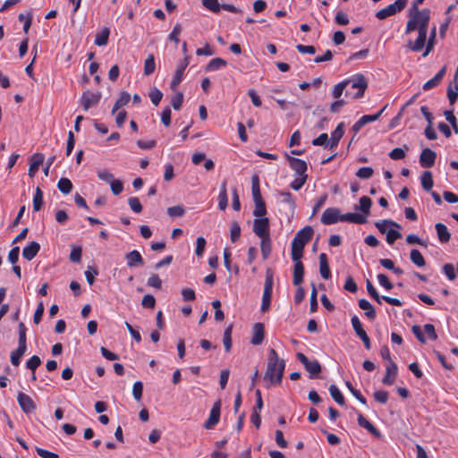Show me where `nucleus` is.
Here are the masks:
<instances>
[{
	"label": "nucleus",
	"mask_w": 458,
	"mask_h": 458,
	"mask_svg": "<svg viewBox=\"0 0 458 458\" xmlns=\"http://www.w3.org/2000/svg\"><path fill=\"white\" fill-rule=\"evenodd\" d=\"M408 17L405 33L410 34L414 30H418V37L415 41L409 40L407 47L412 52H420L425 47L430 21V10L428 8L420 10L417 6H411L409 10Z\"/></svg>",
	"instance_id": "obj_1"
},
{
	"label": "nucleus",
	"mask_w": 458,
	"mask_h": 458,
	"mask_svg": "<svg viewBox=\"0 0 458 458\" xmlns=\"http://www.w3.org/2000/svg\"><path fill=\"white\" fill-rule=\"evenodd\" d=\"M284 360L279 359L275 349H269L264 380L269 385H280L284 377Z\"/></svg>",
	"instance_id": "obj_2"
},
{
	"label": "nucleus",
	"mask_w": 458,
	"mask_h": 458,
	"mask_svg": "<svg viewBox=\"0 0 458 458\" xmlns=\"http://www.w3.org/2000/svg\"><path fill=\"white\" fill-rule=\"evenodd\" d=\"M340 221L363 225L367 223V218L365 216L358 213L341 215L337 208H327L321 216V223L327 225H334Z\"/></svg>",
	"instance_id": "obj_3"
},
{
	"label": "nucleus",
	"mask_w": 458,
	"mask_h": 458,
	"mask_svg": "<svg viewBox=\"0 0 458 458\" xmlns=\"http://www.w3.org/2000/svg\"><path fill=\"white\" fill-rule=\"evenodd\" d=\"M346 91L345 97L352 99H358L363 97L366 89L368 88V82L362 74H355L351 78L345 80Z\"/></svg>",
	"instance_id": "obj_4"
},
{
	"label": "nucleus",
	"mask_w": 458,
	"mask_h": 458,
	"mask_svg": "<svg viewBox=\"0 0 458 458\" xmlns=\"http://www.w3.org/2000/svg\"><path fill=\"white\" fill-rule=\"evenodd\" d=\"M273 285H274V273H273L272 269L267 268L266 271L264 291H263L262 302H261V307H260L261 312H266L270 308L272 293H273Z\"/></svg>",
	"instance_id": "obj_5"
},
{
	"label": "nucleus",
	"mask_w": 458,
	"mask_h": 458,
	"mask_svg": "<svg viewBox=\"0 0 458 458\" xmlns=\"http://www.w3.org/2000/svg\"><path fill=\"white\" fill-rule=\"evenodd\" d=\"M407 0H395L394 3L387 5L386 7L377 11L375 16L378 20H385L392 15L400 13L406 6Z\"/></svg>",
	"instance_id": "obj_6"
},
{
	"label": "nucleus",
	"mask_w": 458,
	"mask_h": 458,
	"mask_svg": "<svg viewBox=\"0 0 458 458\" xmlns=\"http://www.w3.org/2000/svg\"><path fill=\"white\" fill-rule=\"evenodd\" d=\"M297 359L302 363L305 369L310 373V378H316L321 372V365L317 360H310L308 357L301 353H297Z\"/></svg>",
	"instance_id": "obj_7"
},
{
	"label": "nucleus",
	"mask_w": 458,
	"mask_h": 458,
	"mask_svg": "<svg viewBox=\"0 0 458 458\" xmlns=\"http://www.w3.org/2000/svg\"><path fill=\"white\" fill-rule=\"evenodd\" d=\"M386 106H387L386 105L381 110H379L375 114L362 115L352 127V131L354 132L353 136H355L360 131V130L363 126H365L367 123L377 121L381 116L383 112L386 110ZM352 138H354V137H352ZM352 140H353V139H352Z\"/></svg>",
	"instance_id": "obj_8"
},
{
	"label": "nucleus",
	"mask_w": 458,
	"mask_h": 458,
	"mask_svg": "<svg viewBox=\"0 0 458 458\" xmlns=\"http://www.w3.org/2000/svg\"><path fill=\"white\" fill-rule=\"evenodd\" d=\"M253 232L259 238L270 236L269 220L267 217L255 218L253 221Z\"/></svg>",
	"instance_id": "obj_9"
},
{
	"label": "nucleus",
	"mask_w": 458,
	"mask_h": 458,
	"mask_svg": "<svg viewBox=\"0 0 458 458\" xmlns=\"http://www.w3.org/2000/svg\"><path fill=\"white\" fill-rule=\"evenodd\" d=\"M101 94L90 90L84 91L81 98V105L84 111H88L91 106H97L100 101Z\"/></svg>",
	"instance_id": "obj_10"
},
{
	"label": "nucleus",
	"mask_w": 458,
	"mask_h": 458,
	"mask_svg": "<svg viewBox=\"0 0 458 458\" xmlns=\"http://www.w3.org/2000/svg\"><path fill=\"white\" fill-rule=\"evenodd\" d=\"M17 402H18L21 411L26 414H30V413L35 411V410L37 408L36 403L32 400V398L29 394H27L23 392L18 393Z\"/></svg>",
	"instance_id": "obj_11"
},
{
	"label": "nucleus",
	"mask_w": 458,
	"mask_h": 458,
	"mask_svg": "<svg viewBox=\"0 0 458 458\" xmlns=\"http://www.w3.org/2000/svg\"><path fill=\"white\" fill-rule=\"evenodd\" d=\"M189 64V57L185 56L184 59L181 62V64L177 66L172 81L170 83V89L174 91L176 90L178 85L182 82L183 79V74L186 67Z\"/></svg>",
	"instance_id": "obj_12"
},
{
	"label": "nucleus",
	"mask_w": 458,
	"mask_h": 458,
	"mask_svg": "<svg viewBox=\"0 0 458 458\" xmlns=\"http://www.w3.org/2000/svg\"><path fill=\"white\" fill-rule=\"evenodd\" d=\"M220 409H221V402L216 401L210 411L209 416L208 420L204 423V427L207 429H211L214 428L220 420Z\"/></svg>",
	"instance_id": "obj_13"
},
{
	"label": "nucleus",
	"mask_w": 458,
	"mask_h": 458,
	"mask_svg": "<svg viewBox=\"0 0 458 458\" xmlns=\"http://www.w3.org/2000/svg\"><path fill=\"white\" fill-rule=\"evenodd\" d=\"M287 160L290 167L295 172V175H308L306 174L307 163L304 160L290 156H287Z\"/></svg>",
	"instance_id": "obj_14"
},
{
	"label": "nucleus",
	"mask_w": 458,
	"mask_h": 458,
	"mask_svg": "<svg viewBox=\"0 0 458 458\" xmlns=\"http://www.w3.org/2000/svg\"><path fill=\"white\" fill-rule=\"evenodd\" d=\"M437 154L430 148H424L420 156V164L424 168L432 167L435 165Z\"/></svg>",
	"instance_id": "obj_15"
},
{
	"label": "nucleus",
	"mask_w": 458,
	"mask_h": 458,
	"mask_svg": "<svg viewBox=\"0 0 458 458\" xmlns=\"http://www.w3.org/2000/svg\"><path fill=\"white\" fill-rule=\"evenodd\" d=\"M45 161V155L43 153H34L30 157V164L28 171L30 177L33 178L36 173L38 171L39 166Z\"/></svg>",
	"instance_id": "obj_16"
},
{
	"label": "nucleus",
	"mask_w": 458,
	"mask_h": 458,
	"mask_svg": "<svg viewBox=\"0 0 458 458\" xmlns=\"http://www.w3.org/2000/svg\"><path fill=\"white\" fill-rule=\"evenodd\" d=\"M358 418L357 421L360 427L367 429L372 436L377 438H380L382 437L381 432L370 422L369 421L360 411H357Z\"/></svg>",
	"instance_id": "obj_17"
},
{
	"label": "nucleus",
	"mask_w": 458,
	"mask_h": 458,
	"mask_svg": "<svg viewBox=\"0 0 458 458\" xmlns=\"http://www.w3.org/2000/svg\"><path fill=\"white\" fill-rule=\"evenodd\" d=\"M398 373L397 365L394 361L388 362L386 368V375L382 379V383L386 386L394 384L395 377Z\"/></svg>",
	"instance_id": "obj_18"
},
{
	"label": "nucleus",
	"mask_w": 458,
	"mask_h": 458,
	"mask_svg": "<svg viewBox=\"0 0 458 458\" xmlns=\"http://www.w3.org/2000/svg\"><path fill=\"white\" fill-rule=\"evenodd\" d=\"M293 261H294V266H293V284L295 286H299L303 282L304 265L301 261V259L293 260Z\"/></svg>",
	"instance_id": "obj_19"
},
{
	"label": "nucleus",
	"mask_w": 458,
	"mask_h": 458,
	"mask_svg": "<svg viewBox=\"0 0 458 458\" xmlns=\"http://www.w3.org/2000/svg\"><path fill=\"white\" fill-rule=\"evenodd\" d=\"M344 123H340L334 131L331 133V138L328 140V148L329 149H335L338 146V143L342 137L344 136Z\"/></svg>",
	"instance_id": "obj_20"
},
{
	"label": "nucleus",
	"mask_w": 458,
	"mask_h": 458,
	"mask_svg": "<svg viewBox=\"0 0 458 458\" xmlns=\"http://www.w3.org/2000/svg\"><path fill=\"white\" fill-rule=\"evenodd\" d=\"M127 266L129 267H140L144 265V259L140 253L133 250L125 255Z\"/></svg>",
	"instance_id": "obj_21"
},
{
	"label": "nucleus",
	"mask_w": 458,
	"mask_h": 458,
	"mask_svg": "<svg viewBox=\"0 0 458 458\" xmlns=\"http://www.w3.org/2000/svg\"><path fill=\"white\" fill-rule=\"evenodd\" d=\"M264 337H265V330H264L263 324L262 323L254 324L250 343L253 345H259L263 342Z\"/></svg>",
	"instance_id": "obj_22"
},
{
	"label": "nucleus",
	"mask_w": 458,
	"mask_h": 458,
	"mask_svg": "<svg viewBox=\"0 0 458 458\" xmlns=\"http://www.w3.org/2000/svg\"><path fill=\"white\" fill-rule=\"evenodd\" d=\"M40 250V245L37 242H31L29 245L23 248L22 250V257L30 261L32 260Z\"/></svg>",
	"instance_id": "obj_23"
},
{
	"label": "nucleus",
	"mask_w": 458,
	"mask_h": 458,
	"mask_svg": "<svg viewBox=\"0 0 458 458\" xmlns=\"http://www.w3.org/2000/svg\"><path fill=\"white\" fill-rule=\"evenodd\" d=\"M445 72V66L442 67L432 79H430L429 81L423 84L422 89L427 91L438 86L442 79L444 78Z\"/></svg>",
	"instance_id": "obj_24"
},
{
	"label": "nucleus",
	"mask_w": 458,
	"mask_h": 458,
	"mask_svg": "<svg viewBox=\"0 0 458 458\" xmlns=\"http://www.w3.org/2000/svg\"><path fill=\"white\" fill-rule=\"evenodd\" d=\"M314 230L310 225H306L301 228L294 236V239L300 241L303 244H307L312 238Z\"/></svg>",
	"instance_id": "obj_25"
},
{
	"label": "nucleus",
	"mask_w": 458,
	"mask_h": 458,
	"mask_svg": "<svg viewBox=\"0 0 458 458\" xmlns=\"http://www.w3.org/2000/svg\"><path fill=\"white\" fill-rule=\"evenodd\" d=\"M319 273L320 276L327 280L331 277V271L328 265V259L326 253L319 254Z\"/></svg>",
	"instance_id": "obj_26"
},
{
	"label": "nucleus",
	"mask_w": 458,
	"mask_h": 458,
	"mask_svg": "<svg viewBox=\"0 0 458 458\" xmlns=\"http://www.w3.org/2000/svg\"><path fill=\"white\" fill-rule=\"evenodd\" d=\"M227 182L224 180L220 185V191L218 195V208L220 210H225L228 206V198H227Z\"/></svg>",
	"instance_id": "obj_27"
},
{
	"label": "nucleus",
	"mask_w": 458,
	"mask_h": 458,
	"mask_svg": "<svg viewBox=\"0 0 458 458\" xmlns=\"http://www.w3.org/2000/svg\"><path fill=\"white\" fill-rule=\"evenodd\" d=\"M27 351V345L18 344V347L11 352V363L13 366H19L22 356Z\"/></svg>",
	"instance_id": "obj_28"
},
{
	"label": "nucleus",
	"mask_w": 458,
	"mask_h": 458,
	"mask_svg": "<svg viewBox=\"0 0 458 458\" xmlns=\"http://www.w3.org/2000/svg\"><path fill=\"white\" fill-rule=\"evenodd\" d=\"M305 244L298 242L293 238L292 242V250H291V256L293 260H298L302 258L303 255V250H304Z\"/></svg>",
	"instance_id": "obj_29"
},
{
	"label": "nucleus",
	"mask_w": 458,
	"mask_h": 458,
	"mask_svg": "<svg viewBox=\"0 0 458 458\" xmlns=\"http://www.w3.org/2000/svg\"><path fill=\"white\" fill-rule=\"evenodd\" d=\"M436 231L437 233V237L440 242L446 243L450 241L451 234L445 225L442 223H437L435 225Z\"/></svg>",
	"instance_id": "obj_30"
},
{
	"label": "nucleus",
	"mask_w": 458,
	"mask_h": 458,
	"mask_svg": "<svg viewBox=\"0 0 458 458\" xmlns=\"http://www.w3.org/2000/svg\"><path fill=\"white\" fill-rule=\"evenodd\" d=\"M227 65V62L220 57L213 58L209 61V63L207 64L205 71L206 72H214L217 71L223 67H225Z\"/></svg>",
	"instance_id": "obj_31"
},
{
	"label": "nucleus",
	"mask_w": 458,
	"mask_h": 458,
	"mask_svg": "<svg viewBox=\"0 0 458 458\" xmlns=\"http://www.w3.org/2000/svg\"><path fill=\"white\" fill-rule=\"evenodd\" d=\"M436 37H437V27L433 26V28L431 29V30L429 32V37H428V40L426 39L427 44L425 43L426 48H425L424 53L422 54L423 57L428 56L429 55V53L433 50V47L435 46Z\"/></svg>",
	"instance_id": "obj_32"
},
{
	"label": "nucleus",
	"mask_w": 458,
	"mask_h": 458,
	"mask_svg": "<svg viewBox=\"0 0 458 458\" xmlns=\"http://www.w3.org/2000/svg\"><path fill=\"white\" fill-rule=\"evenodd\" d=\"M131 99V96L128 92L123 91L121 92L119 98L116 99L113 109L112 114H114L116 111H118L121 107L126 106Z\"/></svg>",
	"instance_id": "obj_33"
},
{
	"label": "nucleus",
	"mask_w": 458,
	"mask_h": 458,
	"mask_svg": "<svg viewBox=\"0 0 458 458\" xmlns=\"http://www.w3.org/2000/svg\"><path fill=\"white\" fill-rule=\"evenodd\" d=\"M421 186L426 191H431L434 181L430 171H425L420 177Z\"/></svg>",
	"instance_id": "obj_34"
},
{
	"label": "nucleus",
	"mask_w": 458,
	"mask_h": 458,
	"mask_svg": "<svg viewBox=\"0 0 458 458\" xmlns=\"http://www.w3.org/2000/svg\"><path fill=\"white\" fill-rule=\"evenodd\" d=\"M278 194L282 197V202L287 204L293 213L296 208L295 197L289 191H279Z\"/></svg>",
	"instance_id": "obj_35"
},
{
	"label": "nucleus",
	"mask_w": 458,
	"mask_h": 458,
	"mask_svg": "<svg viewBox=\"0 0 458 458\" xmlns=\"http://www.w3.org/2000/svg\"><path fill=\"white\" fill-rule=\"evenodd\" d=\"M43 191L39 187H37L32 200L33 211H39L43 206Z\"/></svg>",
	"instance_id": "obj_36"
},
{
	"label": "nucleus",
	"mask_w": 458,
	"mask_h": 458,
	"mask_svg": "<svg viewBox=\"0 0 458 458\" xmlns=\"http://www.w3.org/2000/svg\"><path fill=\"white\" fill-rule=\"evenodd\" d=\"M109 34L110 31L108 28L103 29L99 33L96 35L94 40L95 45L98 47L106 46L108 42Z\"/></svg>",
	"instance_id": "obj_37"
},
{
	"label": "nucleus",
	"mask_w": 458,
	"mask_h": 458,
	"mask_svg": "<svg viewBox=\"0 0 458 458\" xmlns=\"http://www.w3.org/2000/svg\"><path fill=\"white\" fill-rule=\"evenodd\" d=\"M329 393L335 403L342 406L344 405L345 399L341 391L339 390V388L335 385H331L329 386Z\"/></svg>",
	"instance_id": "obj_38"
},
{
	"label": "nucleus",
	"mask_w": 458,
	"mask_h": 458,
	"mask_svg": "<svg viewBox=\"0 0 458 458\" xmlns=\"http://www.w3.org/2000/svg\"><path fill=\"white\" fill-rule=\"evenodd\" d=\"M260 239H261V242H260L261 254H262L263 259H267L269 257L271 250H272L271 239H270V236L260 238Z\"/></svg>",
	"instance_id": "obj_39"
},
{
	"label": "nucleus",
	"mask_w": 458,
	"mask_h": 458,
	"mask_svg": "<svg viewBox=\"0 0 458 458\" xmlns=\"http://www.w3.org/2000/svg\"><path fill=\"white\" fill-rule=\"evenodd\" d=\"M410 259L411 262L419 267H424L426 264L422 254L417 249H412L411 250Z\"/></svg>",
	"instance_id": "obj_40"
},
{
	"label": "nucleus",
	"mask_w": 458,
	"mask_h": 458,
	"mask_svg": "<svg viewBox=\"0 0 458 458\" xmlns=\"http://www.w3.org/2000/svg\"><path fill=\"white\" fill-rule=\"evenodd\" d=\"M255 203V208L253 210V216L257 218L264 217L267 215L266 204L262 199L253 200Z\"/></svg>",
	"instance_id": "obj_41"
},
{
	"label": "nucleus",
	"mask_w": 458,
	"mask_h": 458,
	"mask_svg": "<svg viewBox=\"0 0 458 458\" xmlns=\"http://www.w3.org/2000/svg\"><path fill=\"white\" fill-rule=\"evenodd\" d=\"M251 191L253 200L262 199L260 187H259V180L258 175H253L251 178Z\"/></svg>",
	"instance_id": "obj_42"
},
{
	"label": "nucleus",
	"mask_w": 458,
	"mask_h": 458,
	"mask_svg": "<svg viewBox=\"0 0 458 458\" xmlns=\"http://www.w3.org/2000/svg\"><path fill=\"white\" fill-rule=\"evenodd\" d=\"M72 183L70 179L63 177L57 182L58 190L64 194H69L72 190Z\"/></svg>",
	"instance_id": "obj_43"
},
{
	"label": "nucleus",
	"mask_w": 458,
	"mask_h": 458,
	"mask_svg": "<svg viewBox=\"0 0 458 458\" xmlns=\"http://www.w3.org/2000/svg\"><path fill=\"white\" fill-rule=\"evenodd\" d=\"M156 70L155 57L152 54L148 55L144 62V74L148 76Z\"/></svg>",
	"instance_id": "obj_44"
},
{
	"label": "nucleus",
	"mask_w": 458,
	"mask_h": 458,
	"mask_svg": "<svg viewBox=\"0 0 458 458\" xmlns=\"http://www.w3.org/2000/svg\"><path fill=\"white\" fill-rule=\"evenodd\" d=\"M351 323H352L353 330L355 331V334L357 335V336L359 338L367 334L366 331L363 329V327H362V324H361L360 318L356 315L352 317Z\"/></svg>",
	"instance_id": "obj_45"
},
{
	"label": "nucleus",
	"mask_w": 458,
	"mask_h": 458,
	"mask_svg": "<svg viewBox=\"0 0 458 458\" xmlns=\"http://www.w3.org/2000/svg\"><path fill=\"white\" fill-rule=\"evenodd\" d=\"M375 225H376V227L378 229V231L381 233H386L387 232L386 227L388 225H393V226H394L396 228H400L401 227L400 225L397 224L396 222L392 221V220H388V219H384V220L376 222Z\"/></svg>",
	"instance_id": "obj_46"
},
{
	"label": "nucleus",
	"mask_w": 458,
	"mask_h": 458,
	"mask_svg": "<svg viewBox=\"0 0 458 458\" xmlns=\"http://www.w3.org/2000/svg\"><path fill=\"white\" fill-rule=\"evenodd\" d=\"M360 210L364 214V215H369V212H370V208H371V205H372V200L370 198L367 197V196H363L361 198H360Z\"/></svg>",
	"instance_id": "obj_47"
},
{
	"label": "nucleus",
	"mask_w": 458,
	"mask_h": 458,
	"mask_svg": "<svg viewBox=\"0 0 458 458\" xmlns=\"http://www.w3.org/2000/svg\"><path fill=\"white\" fill-rule=\"evenodd\" d=\"M223 344L225 349V352H229L232 347V326H229L225 328L224 332Z\"/></svg>",
	"instance_id": "obj_48"
},
{
	"label": "nucleus",
	"mask_w": 458,
	"mask_h": 458,
	"mask_svg": "<svg viewBox=\"0 0 458 458\" xmlns=\"http://www.w3.org/2000/svg\"><path fill=\"white\" fill-rule=\"evenodd\" d=\"M308 175H295L294 180L291 182L290 187L294 191H299L305 184Z\"/></svg>",
	"instance_id": "obj_49"
},
{
	"label": "nucleus",
	"mask_w": 458,
	"mask_h": 458,
	"mask_svg": "<svg viewBox=\"0 0 458 458\" xmlns=\"http://www.w3.org/2000/svg\"><path fill=\"white\" fill-rule=\"evenodd\" d=\"M241 236V226L238 222H233L230 228V239L233 242L238 241Z\"/></svg>",
	"instance_id": "obj_50"
},
{
	"label": "nucleus",
	"mask_w": 458,
	"mask_h": 458,
	"mask_svg": "<svg viewBox=\"0 0 458 458\" xmlns=\"http://www.w3.org/2000/svg\"><path fill=\"white\" fill-rule=\"evenodd\" d=\"M345 385L347 386V388L349 389V391L352 393V394L362 404L366 405L367 404V400L366 398L361 394V393L355 389L352 383L350 381H346L345 382Z\"/></svg>",
	"instance_id": "obj_51"
},
{
	"label": "nucleus",
	"mask_w": 458,
	"mask_h": 458,
	"mask_svg": "<svg viewBox=\"0 0 458 458\" xmlns=\"http://www.w3.org/2000/svg\"><path fill=\"white\" fill-rule=\"evenodd\" d=\"M447 98L451 105L454 104L458 98V81L454 82V88L453 89L452 84L447 89Z\"/></svg>",
	"instance_id": "obj_52"
},
{
	"label": "nucleus",
	"mask_w": 458,
	"mask_h": 458,
	"mask_svg": "<svg viewBox=\"0 0 458 458\" xmlns=\"http://www.w3.org/2000/svg\"><path fill=\"white\" fill-rule=\"evenodd\" d=\"M318 291L314 284H312V290L310 293V312L313 313L317 311L318 310V300H317Z\"/></svg>",
	"instance_id": "obj_53"
},
{
	"label": "nucleus",
	"mask_w": 458,
	"mask_h": 458,
	"mask_svg": "<svg viewBox=\"0 0 458 458\" xmlns=\"http://www.w3.org/2000/svg\"><path fill=\"white\" fill-rule=\"evenodd\" d=\"M167 214L171 217H181L185 214V209L182 206L177 205L167 208Z\"/></svg>",
	"instance_id": "obj_54"
},
{
	"label": "nucleus",
	"mask_w": 458,
	"mask_h": 458,
	"mask_svg": "<svg viewBox=\"0 0 458 458\" xmlns=\"http://www.w3.org/2000/svg\"><path fill=\"white\" fill-rule=\"evenodd\" d=\"M204 7L213 13H218L221 6L217 0H201Z\"/></svg>",
	"instance_id": "obj_55"
},
{
	"label": "nucleus",
	"mask_w": 458,
	"mask_h": 458,
	"mask_svg": "<svg viewBox=\"0 0 458 458\" xmlns=\"http://www.w3.org/2000/svg\"><path fill=\"white\" fill-rule=\"evenodd\" d=\"M40 364V358L38 355H33L26 361V368L31 370L32 372H35V370Z\"/></svg>",
	"instance_id": "obj_56"
},
{
	"label": "nucleus",
	"mask_w": 458,
	"mask_h": 458,
	"mask_svg": "<svg viewBox=\"0 0 458 458\" xmlns=\"http://www.w3.org/2000/svg\"><path fill=\"white\" fill-rule=\"evenodd\" d=\"M128 204L134 213L139 214L142 211V205L140 204V199L137 197L129 198Z\"/></svg>",
	"instance_id": "obj_57"
},
{
	"label": "nucleus",
	"mask_w": 458,
	"mask_h": 458,
	"mask_svg": "<svg viewBox=\"0 0 458 458\" xmlns=\"http://www.w3.org/2000/svg\"><path fill=\"white\" fill-rule=\"evenodd\" d=\"M81 253L82 250L80 246H74L72 247L69 259L72 262L79 263L81 260Z\"/></svg>",
	"instance_id": "obj_58"
},
{
	"label": "nucleus",
	"mask_w": 458,
	"mask_h": 458,
	"mask_svg": "<svg viewBox=\"0 0 458 458\" xmlns=\"http://www.w3.org/2000/svg\"><path fill=\"white\" fill-rule=\"evenodd\" d=\"M373 169L370 166H364L358 169L356 176L360 179H369L373 175Z\"/></svg>",
	"instance_id": "obj_59"
},
{
	"label": "nucleus",
	"mask_w": 458,
	"mask_h": 458,
	"mask_svg": "<svg viewBox=\"0 0 458 458\" xmlns=\"http://www.w3.org/2000/svg\"><path fill=\"white\" fill-rule=\"evenodd\" d=\"M98 275V271L96 267H88L85 271V277L89 285H92L95 282V276Z\"/></svg>",
	"instance_id": "obj_60"
},
{
	"label": "nucleus",
	"mask_w": 458,
	"mask_h": 458,
	"mask_svg": "<svg viewBox=\"0 0 458 458\" xmlns=\"http://www.w3.org/2000/svg\"><path fill=\"white\" fill-rule=\"evenodd\" d=\"M344 90L346 91V82H345V80L341 81V82H339L338 84H336L334 87V89L332 90L333 98H336V99L339 98L342 96Z\"/></svg>",
	"instance_id": "obj_61"
},
{
	"label": "nucleus",
	"mask_w": 458,
	"mask_h": 458,
	"mask_svg": "<svg viewBox=\"0 0 458 458\" xmlns=\"http://www.w3.org/2000/svg\"><path fill=\"white\" fill-rule=\"evenodd\" d=\"M182 32V26L179 23H176L168 36L169 40L174 42L176 45L179 43V36Z\"/></svg>",
	"instance_id": "obj_62"
},
{
	"label": "nucleus",
	"mask_w": 458,
	"mask_h": 458,
	"mask_svg": "<svg viewBox=\"0 0 458 458\" xmlns=\"http://www.w3.org/2000/svg\"><path fill=\"white\" fill-rule=\"evenodd\" d=\"M377 281L378 284L387 291L392 290L394 287V284L390 282L387 276L385 274L377 275Z\"/></svg>",
	"instance_id": "obj_63"
},
{
	"label": "nucleus",
	"mask_w": 458,
	"mask_h": 458,
	"mask_svg": "<svg viewBox=\"0 0 458 458\" xmlns=\"http://www.w3.org/2000/svg\"><path fill=\"white\" fill-rule=\"evenodd\" d=\"M163 93L157 88L152 89L149 93V98L153 105L158 106L162 100Z\"/></svg>",
	"instance_id": "obj_64"
}]
</instances>
